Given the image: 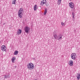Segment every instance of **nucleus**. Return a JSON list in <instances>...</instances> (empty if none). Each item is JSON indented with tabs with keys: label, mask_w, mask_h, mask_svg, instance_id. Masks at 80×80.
Wrapping results in <instances>:
<instances>
[{
	"label": "nucleus",
	"mask_w": 80,
	"mask_h": 80,
	"mask_svg": "<svg viewBox=\"0 0 80 80\" xmlns=\"http://www.w3.org/2000/svg\"><path fill=\"white\" fill-rule=\"evenodd\" d=\"M27 68H28V70H32L34 69V68H35V66H34V64H33L30 62L27 64Z\"/></svg>",
	"instance_id": "1"
},
{
	"label": "nucleus",
	"mask_w": 80,
	"mask_h": 80,
	"mask_svg": "<svg viewBox=\"0 0 80 80\" xmlns=\"http://www.w3.org/2000/svg\"><path fill=\"white\" fill-rule=\"evenodd\" d=\"M71 57L72 59L74 60H76V59L77 58V55L75 53H72L71 55Z\"/></svg>",
	"instance_id": "2"
},
{
	"label": "nucleus",
	"mask_w": 80,
	"mask_h": 80,
	"mask_svg": "<svg viewBox=\"0 0 80 80\" xmlns=\"http://www.w3.org/2000/svg\"><path fill=\"white\" fill-rule=\"evenodd\" d=\"M30 28L28 27V26H26L24 28V30L26 33H28V32H30Z\"/></svg>",
	"instance_id": "3"
},
{
	"label": "nucleus",
	"mask_w": 80,
	"mask_h": 80,
	"mask_svg": "<svg viewBox=\"0 0 80 80\" xmlns=\"http://www.w3.org/2000/svg\"><path fill=\"white\" fill-rule=\"evenodd\" d=\"M1 48L3 52H5V51L7 50V48H6V47H5V46L4 45H3L1 47Z\"/></svg>",
	"instance_id": "4"
},
{
	"label": "nucleus",
	"mask_w": 80,
	"mask_h": 80,
	"mask_svg": "<svg viewBox=\"0 0 80 80\" xmlns=\"http://www.w3.org/2000/svg\"><path fill=\"white\" fill-rule=\"evenodd\" d=\"M69 5L71 8H74V7H75L74 4H73V3L72 2H71L70 3H69Z\"/></svg>",
	"instance_id": "5"
},
{
	"label": "nucleus",
	"mask_w": 80,
	"mask_h": 80,
	"mask_svg": "<svg viewBox=\"0 0 80 80\" xmlns=\"http://www.w3.org/2000/svg\"><path fill=\"white\" fill-rule=\"evenodd\" d=\"M47 3V1L46 0H43L41 2V5L43 6L44 4Z\"/></svg>",
	"instance_id": "6"
},
{
	"label": "nucleus",
	"mask_w": 80,
	"mask_h": 80,
	"mask_svg": "<svg viewBox=\"0 0 80 80\" xmlns=\"http://www.w3.org/2000/svg\"><path fill=\"white\" fill-rule=\"evenodd\" d=\"M73 62L72 60H70L69 61V65L70 66H73Z\"/></svg>",
	"instance_id": "7"
},
{
	"label": "nucleus",
	"mask_w": 80,
	"mask_h": 80,
	"mask_svg": "<svg viewBox=\"0 0 80 80\" xmlns=\"http://www.w3.org/2000/svg\"><path fill=\"white\" fill-rule=\"evenodd\" d=\"M18 16L19 18H22L23 16V13L20 12H18Z\"/></svg>",
	"instance_id": "8"
},
{
	"label": "nucleus",
	"mask_w": 80,
	"mask_h": 80,
	"mask_svg": "<svg viewBox=\"0 0 80 80\" xmlns=\"http://www.w3.org/2000/svg\"><path fill=\"white\" fill-rule=\"evenodd\" d=\"M22 33V30L19 29L17 30V35H20Z\"/></svg>",
	"instance_id": "9"
},
{
	"label": "nucleus",
	"mask_w": 80,
	"mask_h": 80,
	"mask_svg": "<svg viewBox=\"0 0 80 80\" xmlns=\"http://www.w3.org/2000/svg\"><path fill=\"white\" fill-rule=\"evenodd\" d=\"M15 60H16V58H15V57H12L11 59L12 62L13 63H14L15 61H14Z\"/></svg>",
	"instance_id": "10"
},
{
	"label": "nucleus",
	"mask_w": 80,
	"mask_h": 80,
	"mask_svg": "<svg viewBox=\"0 0 80 80\" xmlns=\"http://www.w3.org/2000/svg\"><path fill=\"white\" fill-rule=\"evenodd\" d=\"M37 8H38V6H37V5L36 4L35 5L34 7V10L35 11L36 10H37Z\"/></svg>",
	"instance_id": "11"
},
{
	"label": "nucleus",
	"mask_w": 80,
	"mask_h": 80,
	"mask_svg": "<svg viewBox=\"0 0 80 80\" xmlns=\"http://www.w3.org/2000/svg\"><path fill=\"white\" fill-rule=\"evenodd\" d=\"M18 12H21V13H23V9L22 8H21L19 9V10Z\"/></svg>",
	"instance_id": "12"
},
{
	"label": "nucleus",
	"mask_w": 80,
	"mask_h": 80,
	"mask_svg": "<svg viewBox=\"0 0 80 80\" xmlns=\"http://www.w3.org/2000/svg\"><path fill=\"white\" fill-rule=\"evenodd\" d=\"M76 77H77V79L78 80H79L80 78V74H77Z\"/></svg>",
	"instance_id": "13"
},
{
	"label": "nucleus",
	"mask_w": 80,
	"mask_h": 80,
	"mask_svg": "<svg viewBox=\"0 0 80 80\" xmlns=\"http://www.w3.org/2000/svg\"><path fill=\"white\" fill-rule=\"evenodd\" d=\"M47 13V8L46 9L45 8V11L44 13V15H46Z\"/></svg>",
	"instance_id": "14"
},
{
	"label": "nucleus",
	"mask_w": 80,
	"mask_h": 80,
	"mask_svg": "<svg viewBox=\"0 0 80 80\" xmlns=\"http://www.w3.org/2000/svg\"><path fill=\"white\" fill-rule=\"evenodd\" d=\"M54 37L55 39H58V37L57 36V34H54Z\"/></svg>",
	"instance_id": "15"
},
{
	"label": "nucleus",
	"mask_w": 80,
	"mask_h": 80,
	"mask_svg": "<svg viewBox=\"0 0 80 80\" xmlns=\"http://www.w3.org/2000/svg\"><path fill=\"white\" fill-rule=\"evenodd\" d=\"M18 51H15L14 52V55H18Z\"/></svg>",
	"instance_id": "16"
},
{
	"label": "nucleus",
	"mask_w": 80,
	"mask_h": 80,
	"mask_svg": "<svg viewBox=\"0 0 80 80\" xmlns=\"http://www.w3.org/2000/svg\"><path fill=\"white\" fill-rule=\"evenodd\" d=\"M61 0H58V4L59 5L61 3Z\"/></svg>",
	"instance_id": "17"
},
{
	"label": "nucleus",
	"mask_w": 80,
	"mask_h": 80,
	"mask_svg": "<svg viewBox=\"0 0 80 80\" xmlns=\"http://www.w3.org/2000/svg\"><path fill=\"white\" fill-rule=\"evenodd\" d=\"M17 0H13L12 1V4H15L16 3V1Z\"/></svg>",
	"instance_id": "18"
},
{
	"label": "nucleus",
	"mask_w": 80,
	"mask_h": 80,
	"mask_svg": "<svg viewBox=\"0 0 80 80\" xmlns=\"http://www.w3.org/2000/svg\"><path fill=\"white\" fill-rule=\"evenodd\" d=\"M5 78H10V76L8 75V76H7V75H5Z\"/></svg>",
	"instance_id": "19"
},
{
	"label": "nucleus",
	"mask_w": 80,
	"mask_h": 80,
	"mask_svg": "<svg viewBox=\"0 0 80 80\" xmlns=\"http://www.w3.org/2000/svg\"><path fill=\"white\" fill-rule=\"evenodd\" d=\"M60 38H58V40H61V39H62V35H60Z\"/></svg>",
	"instance_id": "20"
},
{
	"label": "nucleus",
	"mask_w": 80,
	"mask_h": 80,
	"mask_svg": "<svg viewBox=\"0 0 80 80\" xmlns=\"http://www.w3.org/2000/svg\"><path fill=\"white\" fill-rule=\"evenodd\" d=\"M61 25L62 26H65V24L63 22H61Z\"/></svg>",
	"instance_id": "21"
},
{
	"label": "nucleus",
	"mask_w": 80,
	"mask_h": 80,
	"mask_svg": "<svg viewBox=\"0 0 80 80\" xmlns=\"http://www.w3.org/2000/svg\"><path fill=\"white\" fill-rule=\"evenodd\" d=\"M72 17H73V18H74V16H75V13L73 12H72Z\"/></svg>",
	"instance_id": "22"
},
{
	"label": "nucleus",
	"mask_w": 80,
	"mask_h": 80,
	"mask_svg": "<svg viewBox=\"0 0 80 80\" xmlns=\"http://www.w3.org/2000/svg\"><path fill=\"white\" fill-rule=\"evenodd\" d=\"M46 5L47 7L49 6V4L48 3H46Z\"/></svg>",
	"instance_id": "23"
},
{
	"label": "nucleus",
	"mask_w": 80,
	"mask_h": 80,
	"mask_svg": "<svg viewBox=\"0 0 80 80\" xmlns=\"http://www.w3.org/2000/svg\"><path fill=\"white\" fill-rule=\"evenodd\" d=\"M70 1H71V0H69Z\"/></svg>",
	"instance_id": "24"
},
{
	"label": "nucleus",
	"mask_w": 80,
	"mask_h": 80,
	"mask_svg": "<svg viewBox=\"0 0 80 80\" xmlns=\"http://www.w3.org/2000/svg\"><path fill=\"white\" fill-rule=\"evenodd\" d=\"M9 75H10V74H9Z\"/></svg>",
	"instance_id": "25"
}]
</instances>
